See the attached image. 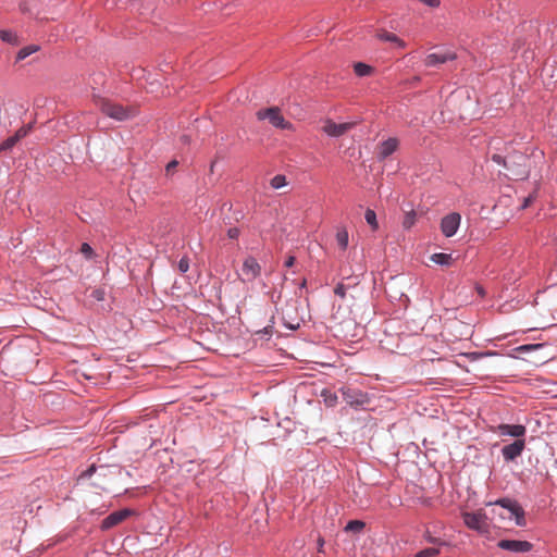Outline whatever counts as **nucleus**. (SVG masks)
<instances>
[{
	"instance_id": "obj_33",
	"label": "nucleus",
	"mask_w": 557,
	"mask_h": 557,
	"mask_svg": "<svg viewBox=\"0 0 557 557\" xmlns=\"http://www.w3.org/2000/svg\"><path fill=\"white\" fill-rule=\"evenodd\" d=\"M97 471V467L95 465L89 466L85 471H83L78 478V480H86L94 475Z\"/></svg>"
},
{
	"instance_id": "obj_9",
	"label": "nucleus",
	"mask_w": 557,
	"mask_h": 557,
	"mask_svg": "<svg viewBox=\"0 0 557 557\" xmlns=\"http://www.w3.org/2000/svg\"><path fill=\"white\" fill-rule=\"evenodd\" d=\"M525 448V440H515L512 443L505 445L500 453L503 459L506 462L515 461L518 457L521 456Z\"/></svg>"
},
{
	"instance_id": "obj_34",
	"label": "nucleus",
	"mask_w": 557,
	"mask_h": 557,
	"mask_svg": "<svg viewBox=\"0 0 557 557\" xmlns=\"http://www.w3.org/2000/svg\"><path fill=\"white\" fill-rule=\"evenodd\" d=\"M177 268H178L180 272L186 273L189 269V259L187 257L181 258L177 263Z\"/></svg>"
},
{
	"instance_id": "obj_41",
	"label": "nucleus",
	"mask_w": 557,
	"mask_h": 557,
	"mask_svg": "<svg viewBox=\"0 0 557 557\" xmlns=\"http://www.w3.org/2000/svg\"><path fill=\"white\" fill-rule=\"evenodd\" d=\"M337 401V396L335 394L330 395L329 398H325V403L327 406H334Z\"/></svg>"
},
{
	"instance_id": "obj_26",
	"label": "nucleus",
	"mask_w": 557,
	"mask_h": 557,
	"mask_svg": "<svg viewBox=\"0 0 557 557\" xmlns=\"http://www.w3.org/2000/svg\"><path fill=\"white\" fill-rule=\"evenodd\" d=\"M286 184H287L286 177L284 175H281V174L275 175L270 181V185L274 189H280V188L286 186Z\"/></svg>"
},
{
	"instance_id": "obj_17",
	"label": "nucleus",
	"mask_w": 557,
	"mask_h": 557,
	"mask_svg": "<svg viewBox=\"0 0 557 557\" xmlns=\"http://www.w3.org/2000/svg\"><path fill=\"white\" fill-rule=\"evenodd\" d=\"M418 212L413 209L404 211V219L401 221V225L404 230H410L418 220Z\"/></svg>"
},
{
	"instance_id": "obj_30",
	"label": "nucleus",
	"mask_w": 557,
	"mask_h": 557,
	"mask_svg": "<svg viewBox=\"0 0 557 557\" xmlns=\"http://www.w3.org/2000/svg\"><path fill=\"white\" fill-rule=\"evenodd\" d=\"M540 348H542L541 344H527V345L518 346L516 348V350L519 352H527V351L536 350Z\"/></svg>"
},
{
	"instance_id": "obj_31",
	"label": "nucleus",
	"mask_w": 557,
	"mask_h": 557,
	"mask_svg": "<svg viewBox=\"0 0 557 557\" xmlns=\"http://www.w3.org/2000/svg\"><path fill=\"white\" fill-rule=\"evenodd\" d=\"M30 128H32V126H30V125H28V126H23V127H21V128H18V129L16 131V133L13 135V137H14L17 141H20L22 138H24V137H26V136H27V134L29 133Z\"/></svg>"
},
{
	"instance_id": "obj_25",
	"label": "nucleus",
	"mask_w": 557,
	"mask_h": 557,
	"mask_svg": "<svg viewBox=\"0 0 557 557\" xmlns=\"http://www.w3.org/2000/svg\"><path fill=\"white\" fill-rule=\"evenodd\" d=\"M364 219L367 223L372 227V230H376L379 227L376 213L372 209H367L364 213Z\"/></svg>"
},
{
	"instance_id": "obj_21",
	"label": "nucleus",
	"mask_w": 557,
	"mask_h": 557,
	"mask_svg": "<svg viewBox=\"0 0 557 557\" xmlns=\"http://www.w3.org/2000/svg\"><path fill=\"white\" fill-rule=\"evenodd\" d=\"M39 50L38 45H29L18 50L16 61H22Z\"/></svg>"
},
{
	"instance_id": "obj_36",
	"label": "nucleus",
	"mask_w": 557,
	"mask_h": 557,
	"mask_svg": "<svg viewBox=\"0 0 557 557\" xmlns=\"http://www.w3.org/2000/svg\"><path fill=\"white\" fill-rule=\"evenodd\" d=\"M338 244H348V233L346 231L337 232Z\"/></svg>"
},
{
	"instance_id": "obj_44",
	"label": "nucleus",
	"mask_w": 557,
	"mask_h": 557,
	"mask_svg": "<svg viewBox=\"0 0 557 557\" xmlns=\"http://www.w3.org/2000/svg\"><path fill=\"white\" fill-rule=\"evenodd\" d=\"M294 262H295V257L289 256V257L285 260L284 265H285V267H287V268H290V267L294 264Z\"/></svg>"
},
{
	"instance_id": "obj_39",
	"label": "nucleus",
	"mask_w": 557,
	"mask_h": 557,
	"mask_svg": "<svg viewBox=\"0 0 557 557\" xmlns=\"http://www.w3.org/2000/svg\"><path fill=\"white\" fill-rule=\"evenodd\" d=\"M238 234H239V230L236 228V227H232L228 230L227 232V236L230 239L234 240V239H238Z\"/></svg>"
},
{
	"instance_id": "obj_13",
	"label": "nucleus",
	"mask_w": 557,
	"mask_h": 557,
	"mask_svg": "<svg viewBox=\"0 0 557 557\" xmlns=\"http://www.w3.org/2000/svg\"><path fill=\"white\" fill-rule=\"evenodd\" d=\"M496 432L502 436H510L516 440H524L527 428L522 424H506L497 425Z\"/></svg>"
},
{
	"instance_id": "obj_42",
	"label": "nucleus",
	"mask_w": 557,
	"mask_h": 557,
	"mask_svg": "<svg viewBox=\"0 0 557 557\" xmlns=\"http://www.w3.org/2000/svg\"><path fill=\"white\" fill-rule=\"evenodd\" d=\"M318 553H324V539L321 536L318 539Z\"/></svg>"
},
{
	"instance_id": "obj_23",
	"label": "nucleus",
	"mask_w": 557,
	"mask_h": 557,
	"mask_svg": "<svg viewBox=\"0 0 557 557\" xmlns=\"http://www.w3.org/2000/svg\"><path fill=\"white\" fill-rule=\"evenodd\" d=\"M354 70L355 73L360 77L368 76L373 72V69L370 65L362 62L355 63Z\"/></svg>"
},
{
	"instance_id": "obj_28",
	"label": "nucleus",
	"mask_w": 557,
	"mask_h": 557,
	"mask_svg": "<svg viewBox=\"0 0 557 557\" xmlns=\"http://www.w3.org/2000/svg\"><path fill=\"white\" fill-rule=\"evenodd\" d=\"M17 143L18 141L13 136H10L2 144H0V152L12 149Z\"/></svg>"
},
{
	"instance_id": "obj_22",
	"label": "nucleus",
	"mask_w": 557,
	"mask_h": 557,
	"mask_svg": "<svg viewBox=\"0 0 557 557\" xmlns=\"http://www.w3.org/2000/svg\"><path fill=\"white\" fill-rule=\"evenodd\" d=\"M366 523L361 520H349L344 528L345 532H360L364 529Z\"/></svg>"
},
{
	"instance_id": "obj_27",
	"label": "nucleus",
	"mask_w": 557,
	"mask_h": 557,
	"mask_svg": "<svg viewBox=\"0 0 557 557\" xmlns=\"http://www.w3.org/2000/svg\"><path fill=\"white\" fill-rule=\"evenodd\" d=\"M423 537L424 540L430 543V544H433V545H436V546H445L447 545L446 542L442 541L441 539L438 537H435L431 534V532L429 530H426L423 534Z\"/></svg>"
},
{
	"instance_id": "obj_16",
	"label": "nucleus",
	"mask_w": 557,
	"mask_h": 557,
	"mask_svg": "<svg viewBox=\"0 0 557 557\" xmlns=\"http://www.w3.org/2000/svg\"><path fill=\"white\" fill-rule=\"evenodd\" d=\"M459 258V255L454 256L453 252H436L431 255L430 260L441 267L449 268Z\"/></svg>"
},
{
	"instance_id": "obj_2",
	"label": "nucleus",
	"mask_w": 557,
	"mask_h": 557,
	"mask_svg": "<svg viewBox=\"0 0 557 557\" xmlns=\"http://www.w3.org/2000/svg\"><path fill=\"white\" fill-rule=\"evenodd\" d=\"M100 111L107 116L116 121H125L137 115V108L134 106L124 107L112 102L109 99H100L97 103Z\"/></svg>"
},
{
	"instance_id": "obj_12",
	"label": "nucleus",
	"mask_w": 557,
	"mask_h": 557,
	"mask_svg": "<svg viewBox=\"0 0 557 557\" xmlns=\"http://www.w3.org/2000/svg\"><path fill=\"white\" fill-rule=\"evenodd\" d=\"M456 53L451 51L433 52L424 58L423 63L426 67H437L448 61L456 60Z\"/></svg>"
},
{
	"instance_id": "obj_1",
	"label": "nucleus",
	"mask_w": 557,
	"mask_h": 557,
	"mask_svg": "<svg viewBox=\"0 0 557 557\" xmlns=\"http://www.w3.org/2000/svg\"><path fill=\"white\" fill-rule=\"evenodd\" d=\"M492 160L503 165L508 171V176L511 180H524L529 175L528 171V158L525 154L516 152L507 157H503L498 153L492 156Z\"/></svg>"
},
{
	"instance_id": "obj_37",
	"label": "nucleus",
	"mask_w": 557,
	"mask_h": 557,
	"mask_svg": "<svg viewBox=\"0 0 557 557\" xmlns=\"http://www.w3.org/2000/svg\"><path fill=\"white\" fill-rule=\"evenodd\" d=\"M535 197H536L535 191L533 194L529 195L528 197H525L523 200V203L521 205V209L528 208L534 201Z\"/></svg>"
},
{
	"instance_id": "obj_5",
	"label": "nucleus",
	"mask_w": 557,
	"mask_h": 557,
	"mask_svg": "<svg viewBox=\"0 0 557 557\" xmlns=\"http://www.w3.org/2000/svg\"><path fill=\"white\" fill-rule=\"evenodd\" d=\"M341 392L343 399L351 407L361 408L369 403L368 395L358 388L343 387Z\"/></svg>"
},
{
	"instance_id": "obj_14",
	"label": "nucleus",
	"mask_w": 557,
	"mask_h": 557,
	"mask_svg": "<svg viewBox=\"0 0 557 557\" xmlns=\"http://www.w3.org/2000/svg\"><path fill=\"white\" fill-rule=\"evenodd\" d=\"M355 126V123L347 122V123H335L332 120H326L322 129L325 134L332 137H339L344 134H346L348 131H350Z\"/></svg>"
},
{
	"instance_id": "obj_10",
	"label": "nucleus",
	"mask_w": 557,
	"mask_h": 557,
	"mask_svg": "<svg viewBox=\"0 0 557 557\" xmlns=\"http://www.w3.org/2000/svg\"><path fill=\"white\" fill-rule=\"evenodd\" d=\"M497 546L500 549L511 553H528L533 548V544L531 542L520 540H500L497 543Z\"/></svg>"
},
{
	"instance_id": "obj_15",
	"label": "nucleus",
	"mask_w": 557,
	"mask_h": 557,
	"mask_svg": "<svg viewBox=\"0 0 557 557\" xmlns=\"http://www.w3.org/2000/svg\"><path fill=\"white\" fill-rule=\"evenodd\" d=\"M399 147V140L395 137H389L377 146V159L385 160L393 154Z\"/></svg>"
},
{
	"instance_id": "obj_18",
	"label": "nucleus",
	"mask_w": 557,
	"mask_h": 557,
	"mask_svg": "<svg viewBox=\"0 0 557 557\" xmlns=\"http://www.w3.org/2000/svg\"><path fill=\"white\" fill-rule=\"evenodd\" d=\"M377 37L381 39V40H384V41H391V42H394L396 44L399 48H405L406 47V44L404 40H401L399 37H397L395 34L393 33H388V32H382L377 35Z\"/></svg>"
},
{
	"instance_id": "obj_40",
	"label": "nucleus",
	"mask_w": 557,
	"mask_h": 557,
	"mask_svg": "<svg viewBox=\"0 0 557 557\" xmlns=\"http://www.w3.org/2000/svg\"><path fill=\"white\" fill-rule=\"evenodd\" d=\"M177 165H178V162L176 160L169 162L165 168L166 173L168 174L173 173Z\"/></svg>"
},
{
	"instance_id": "obj_4",
	"label": "nucleus",
	"mask_w": 557,
	"mask_h": 557,
	"mask_svg": "<svg viewBox=\"0 0 557 557\" xmlns=\"http://www.w3.org/2000/svg\"><path fill=\"white\" fill-rule=\"evenodd\" d=\"M487 505H496L500 506L504 509H507L510 513L509 518L515 520V523L518 527H524L527 524L525 515L523 508L519 505V503L515 499L504 497L499 498L495 502H491Z\"/></svg>"
},
{
	"instance_id": "obj_8",
	"label": "nucleus",
	"mask_w": 557,
	"mask_h": 557,
	"mask_svg": "<svg viewBox=\"0 0 557 557\" xmlns=\"http://www.w3.org/2000/svg\"><path fill=\"white\" fill-rule=\"evenodd\" d=\"M133 515L134 510L129 508H123L121 510L113 511L102 520L100 529L102 531H108Z\"/></svg>"
},
{
	"instance_id": "obj_19",
	"label": "nucleus",
	"mask_w": 557,
	"mask_h": 557,
	"mask_svg": "<svg viewBox=\"0 0 557 557\" xmlns=\"http://www.w3.org/2000/svg\"><path fill=\"white\" fill-rule=\"evenodd\" d=\"M544 71L552 77L557 79V54L549 58L545 65Z\"/></svg>"
},
{
	"instance_id": "obj_3",
	"label": "nucleus",
	"mask_w": 557,
	"mask_h": 557,
	"mask_svg": "<svg viewBox=\"0 0 557 557\" xmlns=\"http://www.w3.org/2000/svg\"><path fill=\"white\" fill-rule=\"evenodd\" d=\"M256 117L259 121L267 120L275 128L288 131L294 129L293 124L285 120L278 107H269L260 109L256 112Z\"/></svg>"
},
{
	"instance_id": "obj_35",
	"label": "nucleus",
	"mask_w": 557,
	"mask_h": 557,
	"mask_svg": "<svg viewBox=\"0 0 557 557\" xmlns=\"http://www.w3.org/2000/svg\"><path fill=\"white\" fill-rule=\"evenodd\" d=\"M334 294L344 298L346 296V286L343 283H338L334 288Z\"/></svg>"
},
{
	"instance_id": "obj_43",
	"label": "nucleus",
	"mask_w": 557,
	"mask_h": 557,
	"mask_svg": "<svg viewBox=\"0 0 557 557\" xmlns=\"http://www.w3.org/2000/svg\"><path fill=\"white\" fill-rule=\"evenodd\" d=\"M475 290L480 295V297H482V298L485 297L486 293H485V289H484V287L482 285L476 284L475 285Z\"/></svg>"
},
{
	"instance_id": "obj_7",
	"label": "nucleus",
	"mask_w": 557,
	"mask_h": 557,
	"mask_svg": "<svg viewBox=\"0 0 557 557\" xmlns=\"http://www.w3.org/2000/svg\"><path fill=\"white\" fill-rule=\"evenodd\" d=\"M261 273V267L256 258L247 257L242 267L240 277L243 282H252Z\"/></svg>"
},
{
	"instance_id": "obj_29",
	"label": "nucleus",
	"mask_w": 557,
	"mask_h": 557,
	"mask_svg": "<svg viewBox=\"0 0 557 557\" xmlns=\"http://www.w3.org/2000/svg\"><path fill=\"white\" fill-rule=\"evenodd\" d=\"M81 253L87 260H91L96 256L92 246H81Z\"/></svg>"
},
{
	"instance_id": "obj_20",
	"label": "nucleus",
	"mask_w": 557,
	"mask_h": 557,
	"mask_svg": "<svg viewBox=\"0 0 557 557\" xmlns=\"http://www.w3.org/2000/svg\"><path fill=\"white\" fill-rule=\"evenodd\" d=\"M0 39L10 45H18L20 44L17 35L12 30L0 29Z\"/></svg>"
},
{
	"instance_id": "obj_38",
	"label": "nucleus",
	"mask_w": 557,
	"mask_h": 557,
	"mask_svg": "<svg viewBox=\"0 0 557 557\" xmlns=\"http://www.w3.org/2000/svg\"><path fill=\"white\" fill-rule=\"evenodd\" d=\"M91 296L92 298H95L96 300L98 301H101L104 299V290L102 289H95L92 293H91Z\"/></svg>"
},
{
	"instance_id": "obj_11",
	"label": "nucleus",
	"mask_w": 557,
	"mask_h": 557,
	"mask_svg": "<svg viewBox=\"0 0 557 557\" xmlns=\"http://www.w3.org/2000/svg\"><path fill=\"white\" fill-rule=\"evenodd\" d=\"M461 216L459 213L451 212L445 215L441 221V231L446 237H451L456 234L460 225Z\"/></svg>"
},
{
	"instance_id": "obj_24",
	"label": "nucleus",
	"mask_w": 557,
	"mask_h": 557,
	"mask_svg": "<svg viewBox=\"0 0 557 557\" xmlns=\"http://www.w3.org/2000/svg\"><path fill=\"white\" fill-rule=\"evenodd\" d=\"M441 553L440 547H426L413 555V557H434Z\"/></svg>"
},
{
	"instance_id": "obj_32",
	"label": "nucleus",
	"mask_w": 557,
	"mask_h": 557,
	"mask_svg": "<svg viewBox=\"0 0 557 557\" xmlns=\"http://www.w3.org/2000/svg\"><path fill=\"white\" fill-rule=\"evenodd\" d=\"M256 333L259 334L261 336V338L270 339V337L273 334V326H271V325L264 326L263 329L257 331Z\"/></svg>"
},
{
	"instance_id": "obj_6",
	"label": "nucleus",
	"mask_w": 557,
	"mask_h": 557,
	"mask_svg": "<svg viewBox=\"0 0 557 557\" xmlns=\"http://www.w3.org/2000/svg\"><path fill=\"white\" fill-rule=\"evenodd\" d=\"M465 524L479 533L487 532V517L482 511L465 512L463 513Z\"/></svg>"
}]
</instances>
